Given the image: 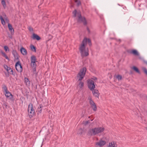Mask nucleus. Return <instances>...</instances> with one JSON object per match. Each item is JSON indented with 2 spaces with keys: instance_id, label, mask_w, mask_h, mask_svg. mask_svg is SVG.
<instances>
[{
  "instance_id": "nucleus-1",
  "label": "nucleus",
  "mask_w": 147,
  "mask_h": 147,
  "mask_svg": "<svg viewBox=\"0 0 147 147\" xmlns=\"http://www.w3.org/2000/svg\"><path fill=\"white\" fill-rule=\"evenodd\" d=\"M87 42L89 43L90 46L91 45L90 40L89 38H84L80 47L79 50L80 51L82 56V57L87 56L89 55L88 49V48L86 49L85 48V46Z\"/></svg>"
},
{
  "instance_id": "nucleus-2",
  "label": "nucleus",
  "mask_w": 147,
  "mask_h": 147,
  "mask_svg": "<svg viewBox=\"0 0 147 147\" xmlns=\"http://www.w3.org/2000/svg\"><path fill=\"white\" fill-rule=\"evenodd\" d=\"M86 70V68L83 67L80 70L78 75L77 77L79 78L78 80V82H79V84L78 85V88H81L84 86L83 82L81 81L82 79L84 76Z\"/></svg>"
},
{
  "instance_id": "nucleus-3",
  "label": "nucleus",
  "mask_w": 147,
  "mask_h": 147,
  "mask_svg": "<svg viewBox=\"0 0 147 147\" xmlns=\"http://www.w3.org/2000/svg\"><path fill=\"white\" fill-rule=\"evenodd\" d=\"M104 130V128L103 127H96L89 129L88 134L90 136H95L101 134Z\"/></svg>"
},
{
  "instance_id": "nucleus-4",
  "label": "nucleus",
  "mask_w": 147,
  "mask_h": 147,
  "mask_svg": "<svg viewBox=\"0 0 147 147\" xmlns=\"http://www.w3.org/2000/svg\"><path fill=\"white\" fill-rule=\"evenodd\" d=\"M73 13L74 17H77L78 18V22H82L85 25L87 24V22L85 18L82 16L80 11L77 12V11L75 10L73 11Z\"/></svg>"
},
{
  "instance_id": "nucleus-5",
  "label": "nucleus",
  "mask_w": 147,
  "mask_h": 147,
  "mask_svg": "<svg viewBox=\"0 0 147 147\" xmlns=\"http://www.w3.org/2000/svg\"><path fill=\"white\" fill-rule=\"evenodd\" d=\"M28 115L29 117L31 118L34 115L35 111L33 109V105L32 103H30L28 107Z\"/></svg>"
},
{
  "instance_id": "nucleus-6",
  "label": "nucleus",
  "mask_w": 147,
  "mask_h": 147,
  "mask_svg": "<svg viewBox=\"0 0 147 147\" xmlns=\"http://www.w3.org/2000/svg\"><path fill=\"white\" fill-rule=\"evenodd\" d=\"M94 82L92 79H88V87L90 90H93L95 88Z\"/></svg>"
},
{
  "instance_id": "nucleus-7",
  "label": "nucleus",
  "mask_w": 147,
  "mask_h": 147,
  "mask_svg": "<svg viewBox=\"0 0 147 147\" xmlns=\"http://www.w3.org/2000/svg\"><path fill=\"white\" fill-rule=\"evenodd\" d=\"M89 100V103L91 105V108L93 110L96 111L97 110V107L94 102L92 100L91 98L90 97L88 98Z\"/></svg>"
},
{
  "instance_id": "nucleus-8",
  "label": "nucleus",
  "mask_w": 147,
  "mask_h": 147,
  "mask_svg": "<svg viewBox=\"0 0 147 147\" xmlns=\"http://www.w3.org/2000/svg\"><path fill=\"white\" fill-rule=\"evenodd\" d=\"M16 70L19 72H21L22 71V68L19 61L17 62L15 65Z\"/></svg>"
},
{
  "instance_id": "nucleus-9",
  "label": "nucleus",
  "mask_w": 147,
  "mask_h": 147,
  "mask_svg": "<svg viewBox=\"0 0 147 147\" xmlns=\"http://www.w3.org/2000/svg\"><path fill=\"white\" fill-rule=\"evenodd\" d=\"M106 143L105 141L100 139L98 142L96 143V145L99 146L100 147H101L104 145L106 144Z\"/></svg>"
},
{
  "instance_id": "nucleus-10",
  "label": "nucleus",
  "mask_w": 147,
  "mask_h": 147,
  "mask_svg": "<svg viewBox=\"0 0 147 147\" xmlns=\"http://www.w3.org/2000/svg\"><path fill=\"white\" fill-rule=\"evenodd\" d=\"M4 94L6 97L9 98V99L11 100H13L12 99L13 96L11 93H10L9 91L5 92Z\"/></svg>"
},
{
  "instance_id": "nucleus-11",
  "label": "nucleus",
  "mask_w": 147,
  "mask_h": 147,
  "mask_svg": "<svg viewBox=\"0 0 147 147\" xmlns=\"http://www.w3.org/2000/svg\"><path fill=\"white\" fill-rule=\"evenodd\" d=\"M92 91V92L93 95L95 97L98 98L99 93L98 91L96 89H94L92 90H91Z\"/></svg>"
},
{
  "instance_id": "nucleus-12",
  "label": "nucleus",
  "mask_w": 147,
  "mask_h": 147,
  "mask_svg": "<svg viewBox=\"0 0 147 147\" xmlns=\"http://www.w3.org/2000/svg\"><path fill=\"white\" fill-rule=\"evenodd\" d=\"M12 54L13 55L15 60H18L19 56L16 50H13L12 51Z\"/></svg>"
},
{
  "instance_id": "nucleus-13",
  "label": "nucleus",
  "mask_w": 147,
  "mask_h": 147,
  "mask_svg": "<svg viewBox=\"0 0 147 147\" xmlns=\"http://www.w3.org/2000/svg\"><path fill=\"white\" fill-rule=\"evenodd\" d=\"M8 26L9 31L11 32V34H13L14 33V30L12 28L11 25L9 24H8Z\"/></svg>"
},
{
  "instance_id": "nucleus-14",
  "label": "nucleus",
  "mask_w": 147,
  "mask_h": 147,
  "mask_svg": "<svg viewBox=\"0 0 147 147\" xmlns=\"http://www.w3.org/2000/svg\"><path fill=\"white\" fill-rule=\"evenodd\" d=\"M108 147H117L116 143L114 142H112L109 144Z\"/></svg>"
},
{
  "instance_id": "nucleus-15",
  "label": "nucleus",
  "mask_w": 147,
  "mask_h": 147,
  "mask_svg": "<svg viewBox=\"0 0 147 147\" xmlns=\"http://www.w3.org/2000/svg\"><path fill=\"white\" fill-rule=\"evenodd\" d=\"M32 38L33 39H36L37 40L40 39V37L38 35L34 33L33 34Z\"/></svg>"
},
{
  "instance_id": "nucleus-16",
  "label": "nucleus",
  "mask_w": 147,
  "mask_h": 147,
  "mask_svg": "<svg viewBox=\"0 0 147 147\" xmlns=\"http://www.w3.org/2000/svg\"><path fill=\"white\" fill-rule=\"evenodd\" d=\"M20 51L23 55H26L27 54V52L26 50L23 47L21 48Z\"/></svg>"
},
{
  "instance_id": "nucleus-17",
  "label": "nucleus",
  "mask_w": 147,
  "mask_h": 147,
  "mask_svg": "<svg viewBox=\"0 0 147 147\" xmlns=\"http://www.w3.org/2000/svg\"><path fill=\"white\" fill-rule=\"evenodd\" d=\"M130 53H131L133 54V55H135L138 56L139 55V54L138 53V52L136 50H132L130 52Z\"/></svg>"
},
{
  "instance_id": "nucleus-18",
  "label": "nucleus",
  "mask_w": 147,
  "mask_h": 147,
  "mask_svg": "<svg viewBox=\"0 0 147 147\" xmlns=\"http://www.w3.org/2000/svg\"><path fill=\"white\" fill-rule=\"evenodd\" d=\"M31 63L36 62H37L36 61V57L34 55L32 56L31 58Z\"/></svg>"
},
{
  "instance_id": "nucleus-19",
  "label": "nucleus",
  "mask_w": 147,
  "mask_h": 147,
  "mask_svg": "<svg viewBox=\"0 0 147 147\" xmlns=\"http://www.w3.org/2000/svg\"><path fill=\"white\" fill-rule=\"evenodd\" d=\"M42 105H39V108L37 109V110L38 111V114L39 113H40L42 112Z\"/></svg>"
},
{
  "instance_id": "nucleus-20",
  "label": "nucleus",
  "mask_w": 147,
  "mask_h": 147,
  "mask_svg": "<svg viewBox=\"0 0 147 147\" xmlns=\"http://www.w3.org/2000/svg\"><path fill=\"white\" fill-rule=\"evenodd\" d=\"M115 77L119 81L121 80H122V76L120 75H118L115 76Z\"/></svg>"
},
{
  "instance_id": "nucleus-21",
  "label": "nucleus",
  "mask_w": 147,
  "mask_h": 147,
  "mask_svg": "<svg viewBox=\"0 0 147 147\" xmlns=\"http://www.w3.org/2000/svg\"><path fill=\"white\" fill-rule=\"evenodd\" d=\"M132 69L138 73H140V71L136 67L134 66L132 67Z\"/></svg>"
},
{
  "instance_id": "nucleus-22",
  "label": "nucleus",
  "mask_w": 147,
  "mask_h": 147,
  "mask_svg": "<svg viewBox=\"0 0 147 147\" xmlns=\"http://www.w3.org/2000/svg\"><path fill=\"white\" fill-rule=\"evenodd\" d=\"M30 48L32 51L36 52V48L34 45H31L30 46Z\"/></svg>"
},
{
  "instance_id": "nucleus-23",
  "label": "nucleus",
  "mask_w": 147,
  "mask_h": 147,
  "mask_svg": "<svg viewBox=\"0 0 147 147\" xmlns=\"http://www.w3.org/2000/svg\"><path fill=\"white\" fill-rule=\"evenodd\" d=\"M0 19L1 20L2 24L3 25H4L5 24V22L2 16H0Z\"/></svg>"
},
{
  "instance_id": "nucleus-24",
  "label": "nucleus",
  "mask_w": 147,
  "mask_h": 147,
  "mask_svg": "<svg viewBox=\"0 0 147 147\" xmlns=\"http://www.w3.org/2000/svg\"><path fill=\"white\" fill-rule=\"evenodd\" d=\"M1 53L3 55V56H4L6 59L9 60V59L6 55V54L3 52H1Z\"/></svg>"
},
{
  "instance_id": "nucleus-25",
  "label": "nucleus",
  "mask_w": 147,
  "mask_h": 147,
  "mask_svg": "<svg viewBox=\"0 0 147 147\" xmlns=\"http://www.w3.org/2000/svg\"><path fill=\"white\" fill-rule=\"evenodd\" d=\"M31 65L32 67H33L34 69H35V67L36 66V62L31 63Z\"/></svg>"
},
{
  "instance_id": "nucleus-26",
  "label": "nucleus",
  "mask_w": 147,
  "mask_h": 147,
  "mask_svg": "<svg viewBox=\"0 0 147 147\" xmlns=\"http://www.w3.org/2000/svg\"><path fill=\"white\" fill-rule=\"evenodd\" d=\"M1 3L3 5L4 8H5L6 7V4L5 1L4 0H2Z\"/></svg>"
},
{
  "instance_id": "nucleus-27",
  "label": "nucleus",
  "mask_w": 147,
  "mask_h": 147,
  "mask_svg": "<svg viewBox=\"0 0 147 147\" xmlns=\"http://www.w3.org/2000/svg\"><path fill=\"white\" fill-rule=\"evenodd\" d=\"M142 69L144 71L145 73L147 75V69H146L143 67H142Z\"/></svg>"
},
{
  "instance_id": "nucleus-28",
  "label": "nucleus",
  "mask_w": 147,
  "mask_h": 147,
  "mask_svg": "<svg viewBox=\"0 0 147 147\" xmlns=\"http://www.w3.org/2000/svg\"><path fill=\"white\" fill-rule=\"evenodd\" d=\"M4 90V92H5L7 91H8L7 87L5 86H4L3 88Z\"/></svg>"
},
{
  "instance_id": "nucleus-29",
  "label": "nucleus",
  "mask_w": 147,
  "mask_h": 147,
  "mask_svg": "<svg viewBox=\"0 0 147 147\" xmlns=\"http://www.w3.org/2000/svg\"><path fill=\"white\" fill-rule=\"evenodd\" d=\"M3 108L6 109L7 108V103L5 102L3 104Z\"/></svg>"
},
{
  "instance_id": "nucleus-30",
  "label": "nucleus",
  "mask_w": 147,
  "mask_h": 147,
  "mask_svg": "<svg viewBox=\"0 0 147 147\" xmlns=\"http://www.w3.org/2000/svg\"><path fill=\"white\" fill-rule=\"evenodd\" d=\"M4 49L6 52H7V51H9V49L7 46H4Z\"/></svg>"
},
{
  "instance_id": "nucleus-31",
  "label": "nucleus",
  "mask_w": 147,
  "mask_h": 147,
  "mask_svg": "<svg viewBox=\"0 0 147 147\" xmlns=\"http://www.w3.org/2000/svg\"><path fill=\"white\" fill-rule=\"evenodd\" d=\"M25 81L27 84H30V81H29L28 79L27 78H25Z\"/></svg>"
},
{
  "instance_id": "nucleus-32",
  "label": "nucleus",
  "mask_w": 147,
  "mask_h": 147,
  "mask_svg": "<svg viewBox=\"0 0 147 147\" xmlns=\"http://www.w3.org/2000/svg\"><path fill=\"white\" fill-rule=\"evenodd\" d=\"M90 123V121H84L83 122V124L85 125H86L88 124V123Z\"/></svg>"
},
{
  "instance_id": "nucleus-33",
  "label": "nucleus",
  "mask_w": 147,
  "mask_h": 147,
  "mask_svg": "<svg viewBox=\"0 0 147 147\" xmlns=\"http://www.w3.org/2000/svg\"><path fill=\"white\" fill-rule=\"evenodd\" d=\"M75 2L76 3L78 6L80 5L81 3L80 1H78L77 0H74Z\"/></svg>"
},
{
  "instance_id": "nucleus-34",
  "label": "nucleus",
  "mask_w": 147,
  "mask_h": 147,
  "mask_svg": "<svg viewBox=\"0 0 147 147\" xmlns=\"http://www.w3.org/2000/svg\"><path fill=\"white\" fill-rule=\"evenodd\" d=\"M91 79H92L93 80H94V81H95V82H96V80H97V78L95 77H93Z\"/></svg>"
},
{
  "instance_id": "nucleus-35",
  "label": "nucleus",
  "mask_w": 147,
  "mask_h": 147,
  "mask_svg": "<svg viewBox=\"0 0 147 147\" xmlns=\"http://www.w3.org/2000/svg\"><path fill=\"white\" fill-rule=\"evenodd\" d=\"M9 74H13V71L11 69L10 70V71L8 72Z\"/></svg>"
},
{
  "instance_id": "nucleus-36",
  "label": "nucleus",
  "mask_w": 147,
  "mask_h": 147,
  "mask_svg": "<svg viewBox=\"0 0 147 147\" xmlns=\"http://www.w3.org/2000/svg\"><path fill=\"white\" fill-rule=\"evenodd\" d=\"M6 67H7V69L6 70L8 72L9 71H10V70L11 69V68L9 67H7V66H6Z\"/></svg>"
},
{
  "instance_id": "nucleus-37",
  "label": "nucleus",
  "mask_w": 147,
  "mask_h": 147,
  "mask_svg": "<svg viewBox=\"0 0 147 147\" xmlns=\"http://www.w3.org/2000/svg\"><path fill=\"white\" fill-rule=\"evenodd\" d=\"M29 30L30 31H32L33 30V29H32V28L31 27H29Z\"/></svg>"
},
{
  "instance_id": "nucleus-38",
  "label": "nucleus",
  "mask_w": 147,
  "mask_h": 147,
  "mask_svg": "<svg viewBox=\"0 0 147 147\" xmlns=\"http://www.w3.org/2000/svg\"><path fill=\"white\" fill-rule=\"evenodd\" d=\"M87 30L88 31V32L89 33H90V30L88 28H87Z\"/></svg>"
},
{
  "instance_id": "nucleus-39",
  "label": "nucleus",
  "mask_w": 147,
  "mask_h": 147,
  "mask_svg": "<svg viewBox=\"0 0 147 147\" xmlns=\"http://www.w3.org/2000/svg\"><path fill=\"white\" fill-rule=\"evenodd\" d=\"M144 62L147 65V61H144Z\"/></svg>"
},
{
  "instance_id": "nucleus-40",
  "label": "nucleus",
  "mask_w": 147,
  "mask_h": 147,
  "mask_svg": "<svg viewBox=\"0 0 147 147\" xmlns=\"http://www.w3.org/2000/svg\"><path fill=\"white\" fill-rule=\"evenodd\" d=\"M6 65L5 66H4V67H5V68L6 69H7V67H6Z\"/></svg>"
}]
</instances>
